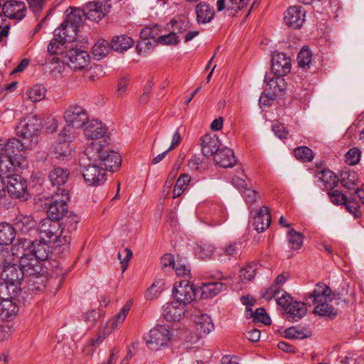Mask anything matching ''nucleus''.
<instances>
[{
  "label": "nucleus",
  "mask_w": 364,
  "mask_h": 364,
  "mask_svg": "<svg viewBox=\"0 0 364 364\" xmlns=\"http://www.w3.org/2000/svg\"><path fill=\"white\" fill-rule=\"evenodd\" d=\"M173 295L176 301L186 306L195 299L196 289L188 280L185 279L175 284Z\"/></svg>",
  "instance_id": "nucleus-10"
},
{
  "label": "nucleus",
  "mask_w": 364,
  "mask_h": 364,
  "mask_svg": "<svg viewBox=\"0 0 364 364\" xmlns=\"http://www.w3.org/2000/svg\"><path fill=\"white\" fill-rule=\"evenodd\" d=\"M21 288L6 282L0 283V301L14 299L20 292Z\"/></svg>",
  "instance_id": "nucleus-39"
},
{
  "label": "nucleus",
  "mask_w": 364,
  "mask_h": 364,
  "mask_svg": "<svg viewBox=\"0 0 364 364\" xmlns=\"http://www.w3.org/2000/svg\"><path fill=\"white\" fill-rule=\"evenodd\" d=\"M287 240L291 249L299 250L303 245L304 236L302 234L291 229L288 232Z\"/></svg>",
  "instance_id": "nucleus-44"
},
{
  "label": "nucleus",
  "mask_w": 364,
  "mask_h": 364,
  "mask_svg": "<svg viewBox=\"0 0 364 364\" xmlns=\"http://www.w3.org/2000/svg\"><path fill=\"white\" fill-rule=\"evenodd\" d=\"M264 81L267 82V85L269 86V89L272 90L274 95H277L284 90V80L282 76L275 75L272 77H269L265 75Z\"/></svg>",
  "instance_id": "nucleus-41"
},
{
  "label": "nucleus",
  "mask_w": 364,
  "mask_h": 364,
  "mask_svg": "<svg viewBox=\"0 0 364 364\" xmlns=\"http://www.w3.org/2000/svg\"><path fill=\"white\" fill-rule=\"evenodd\" d=\"M60 228V223L46 218L39 223L36 233H38L41 241L52 242L58 246L69 244L70 236L63 235Z\"/></svg>",
  "instance_id": "nucleus-4"
},
{
  "label": "nucleus",
  "mask_w": 364,
  "mask_h": 364,
  "mask_svg": "<svg viewBox=\"0 0 364 364\" xmlns=\"http://www.w3.org/2000/svg\"><path fill=\"white\" fill-rule=\"evenodd\" d=\"M254 218L255 228L258 232L264 231L271 223L270 212L267 206L264 205L256 210Z\"/></svg>",
  "instance_id": "nucleus-25"
},
{
  "label": "nucleus",
  "mask_w": 364,
  "mask_h": 364,
  "mask_svg": "<svg viewBox=\"0 0 364 364\" xmlns=\"http://www.w3.org/2000/svg\"><path fill=\"white\" fill-rule=\"evenodd\" d=\"M285 311L288 314V318L297 321L306 315V307L302 302L293 301Z\"/></svg>",
  "instance_id": "nucleus-36"
},
{
  "label": "nucleus",
  "mask_w": 364,
  "mask_h": 364,
  "mask_svg": "<svg viewBox=\"0 0 364 364\" xmlns=\"http://www.w3.org/2000/svg\"><path fill=\"white\" fill-rule=\"evenodd\" d=\"M13 228L16 233L22 235H31L36 233V221L33 217L29 214L18 213L13 220Z\"/></svg>",
  "instance_id": "nucleus-11"
},
{
  "label": "nucleus",
  "mask_w": 364,
  "mask_h": 364,
  "mask_svg": "<svg viewBox=\"0 0 364 364\" xmlns=\"http://www.w3.org/2000/svg\"><path fill=\"white\" fill-rule=\"evenodd\" d=\"M186 312V306L175 301L164 306L163 316L167 321H180Z\"/></svg>",
  "instance_id": "nucleus-17"
},
{
  "label": "nucleus",
  "mask_w": 364,
  "mask_h": 364,
  "mask_svg": "<svg viewBox=\"0 0 364 364\" xmlns=\"http://www.w3.org/2000/svg\"><path fill=\"white\" fill-rule=\"evenodd\" d=\"M69 176V171L68 169L60 167L54 168L48 174L49 180L53 186L58 188L56 192H58L60 186L65 185Z\"/></svg>",
  "instance_id": "nucleus-31"
},
{
  "label": "nucleus",
  "mask_w": 364,
  "mask_h": 364,
  "mask_svg": "<svg viewBox=\"0 0 364 364\" xmlns=\"http://www.w3.org/2000/svg\"><path fill=\"white\" fill-rule=\"evenodd\" d=\"M154 45L150 40L141 39L136 46V53L139 55L144 54L152 49Z\"/></svg>",
  "instance_id": "nucleus-62"
},
{
  "label": "nucleus",
  "mask_w": 364,
  "mask_h": 364,
  "mask_svg": "<svg viewBox=\"0 0 364 364\" xmlns=\"http://www.w3.org/2000/svg\"><path fill=\"white\" fill-rule=\"evenodd\" d=\"M170 33L166 35L159 36L157 42L164 46H176L180 42L178 36L173 31H169Z\"/></svg>",
  "instance_id": "nucleus-51"
},
{
  "label": "nucleus",
  "mask_w": 364,
  "mask_h": 364,
  "mask_svg": "<svg viewBox=\"0 0 364 364\" xmlns=\"http://www.w3.org/2000/svg\"><path fill=\"white\" fill-rule=\"evenodd\" d=\"M360 158V151L357 148L350 149L346 154V161L349 165L357 164Z\"/></svg>",
  "instance_id": "nucleus-59"
},
{
  "label": "nucleus",
  "mask_w": 364,
  "mask_h": 364,
  "mask_svg": "<svg viewBox=\"0 0 364 364\" xmlns=\"http://www.w3.org/2000/svg\"><path fill=\"white\" fill-rule=\"evenodd\" d=\"M12 224L4 222L0 223V245H9L16 237Z\"/></svg>",
  "instance_id": "nucleus-37"
},
{
  "label": "nucleus",
  "mask_w": 364,
  "mask_h": 364,
  "mask_svg": "<svg viewBox=\"0 0 364 364\" xmlns=\"http://www.w3.org/2000/svg\"><path fill=\"white\" fill-rule=\"evenodd\" d=\"M294 156L303 161H311L314 158L313 151L307 146H299L294 149Z\"/></svg>",
  "instance_id": "nucleus-50"
},
{
  "label": "nucleus",
  "mask_w": 364,
  "mask_h": 364,
  "mask_svg": "<svg viewBox=\"0 0 364 364\" xmlns=\"http://www.w3.org/2000/svg\"><path fill=\"white\" fill-rule=\"evenodd\" d=\"M1 278L3 281L17 286L21 288V282L23 279V273L21 269L18 264H9L1 271Z\"/></svg>",
  "instance_id": "nucleus-13"
},
{
  "label": "nucleus",
  "mask_w": 364,
  "mask_h": 364,
  "mask_svg": "<svg viewBox=\"0 0 364 364\" xmlns=\"http://www.w3.org/2000/svg\"><path fill=\"white\" fill-rule=\"evenodd\" d=\"M358 181L357 173L353 171H343L340 174V179L341 185L348 188L352 189L356 185Z\"/></svg>",
  "instance_id": "nucleus-40"
},
{
  "label": "nucleus",
  "mask_w": 364,
  "mask_h": 364,
  "mask_svg": "<svg viewBox=\"0 0 364 364\" xmlns=\"http://www.w3.org/2000/svg\"><path fill=\"white\" fill-rule=\"evenodd\" d=\"M24 242L28 244L31 253L37 259L45 260L48 259L50 253V247L48 245L50 242L39 240H31L24 239Z\"/></svg>",
  "instance_id": "nucleus-19"
},
{
  "label": "nucleus",
  "mask_w": 364,
  "mask_h": 364,
  "mask_svg": "<svg viewBox=\"0 0 364 364\" xmlns=\"http://www.w3.org/2000/svg\"><path fill=\"white\" fill-rule=\"evenodd\" d=\"M18 311L17 304L13 299L0 301V318L4 320L16 316Z\"/></svg>",
  "instance_id": "nucleus-34"
},
{
  "label": "nucleus",
  "mask_w": 364,
  "mask_h": 364,
  "mask_svg": "<svg viewBox=\"0 0 364 364\" xmlns=\"http://www.w3.org/2000/svg\"><path fill=\"white\" fill-rule=\"evenodd\" d=\"M28 282L29 289L33 291H41L45 288V285L43 284V277H42L40 274L31 276Z\"/></svg>",
  "instance_id": "nucleus-55"
},
{
  "label": "nucleus",
  "mask_w": 364,
  "mask_h": 364,
  "mask_svg": "<svg viewBox=\"0 0 364 364\" xmlns=\"http://www.w3.org/2000/svg\"><path fill=\"white\" fill-rule=\"evenodd\" d=\"M41 127V122L38 115H28L22 119L16 127L18 136L29 142L32 146L36 142V134Z\"/></svg>",
  "instance_id": "nucleus-6"
},
{
  "label": "nucleus",
  "mask_w": 364,
  "mask_h": 364,
  "mask_svg": "<svg viewBox=\"0 0 364 364\" xmlns=\"http://www.w3.org/2000/svg\"><path fill=\"white\" fill-rule=\"evenodd\" d=\"M328 195L333 204L341 205L346 202L347 197L338 190L329 191Z\"/></svg>",
  "instance_id": "nucleus-63"
},
{
  "label": "nucleus",
  "mask_w": 364,
  "mask_h": 364,
  "mask_svg": "<svg viewBox=\"0 0 364 364\" xmlns=\"http://www.w3.org/2000/svg\"><path fill=\"white\" fill-rule=\"evenodd\" d=\"M63 222L61 225V230L63 235L68 234L70 235V233L75 231L77 229V223H79V218L74 213H70L62 219Z\"/></svg>",
  "instance_id": "nucleus-38"
},
{
  "label": "nucleus",
  "mask_w": 364,
  "mask_h": 364,
  "mask_svg": "<svg viewBox=\"0 0 364 364\" xmlns=\"http://www.w3.org/2000/svg\"><path fill=\"white\" fill-rule=\"evenodd\" d=\"M77 129V127H74L72 124L67 123L66 126L64 127L59 134V140L65 142L72 141L75 136V130Z\"/></svg>",
  "instance_id": "nucleus-48"
},
{
  "label": "nucleus",
  "mask_w": 364,
  "mask_h": 364,
  "mask_svg": "<svg viewBox=\"0 0 364 364\" xmlns=\"http://www.w3.org/2000/svg\"><path fill=\"white\" fill-rule=\"evenodd\" d=\"M111 48V43L105 39H100L92 46V54L95 58L100 59L106 56Z\"/></svg>",
  "instance_id": "nucleus-42"
},
{
  "label": "nucleus",
  "mask_w": 364,
  "mask_h": 364,
  "mask_svg": "<svg viewBox=\"0 0 364 364\" xmlns=\"http://www.w3.org/2000/svg\"><path fill=\"white\" fill-rule=\"evenodd\" d=\"M253 321L255 322H261L265 325H269L271 319L267 314L266 311L263 308H258L256 311L252 314Z\"/></svg>",
  "instance_id": "nucleus-56"
},
{
  "label": "nucleus",
  "mask_w": 364,
  "mask_h": 364,
  "mask_svg": "<svg viewBox=\"0 0 364 364\" xmlns=\"http://www.w3.org/2000/svg\"><path fill=\"white\" fill-rule=\"evenodd\" d=\"M343 205H345L346 210L353 215H354V217L358 218L361 215L360 205H358V202L353 200L346 199V202H345Z\"/></svg>",
  "instance_id": "nucleus-60"
},
{
  "label": "nucleus",
  "mask_w": 364,
  "mask_h": 364,
  "mask_svg": "<svg viewBox=\"0 0 364 364\" xmlns=\"http://www.w3.org/2000/svg\"><path fill=\"white\" fill-rule=\"evenodd\" d=\"M291 59L284 53L274 54L272 58V70L274 75L284 76L290 72Z\"/></svg>",
  "instance_id": "nucleus-16"
},
{
  "label": "nucleus",
  "mask_w": 364,
  "mask_h": 364,
  "mask_svg": "<svg viewBox=\"0 0 364 364\" xmlns=\"http://www.w3.org/2000/svg\"><path fill=\"white\" fill-rule=\"evenodd\" d=\"M256 269V264H250L242 267L240 271V282L245 283L246 282L251 281L255 276Z\"/></svg>",
  "instance_id": "nucleus-46"
},
{
  "label": "nucleus",
  "mask_w": 364,
  "mask_h": 364,
  "mask_svg": "<svg viewBox=\"0 0 364 364\" xmlns=\"http://www.w3.org/2000/svg\"><path fill=\"white\" fill-rule=\"evenodd\" d=\"M65 18L63 23L55 30V36L62 42H71L74 41L82 23L83 13L81 9H67Z\"/></svg>",
  "instance_id": "nucleus-3"
},
{
  "label": "nucleus",
  "mask_w": 364,
  "mask_h": 364,
  "mask_svg": "<svg viewBox=\"0 0 364 364\" xmlns=\"http://www.w3.org/2000/svg\"><path fill=\"white\" fill-rule=\"evenodd\" d=\"M13 166V159L6 156H0V175L6 177Z\"/></svg>",
  "instance_id": "nucleus-57"
},
{
  "label": "nucleus",
  "mask_w": 364,
  "mask_h": 364,
  "mask_svg": "<svg viewBox=\"0 0 364 364\" xmlns=\"http://www.w3.org/2000/svg\"><path fill=\"white\" fill-rule=\"evenodd\" d=\"M83 127L85 136L92 140H102L107 130L105 126L98 120L87 122Z\"/></svg>",
  "instance_id": "nucleus-22"
},
{
  "label": "nucleus",
  "mask_w": 364,
  "mask_h": 364,
  "mask_svg": "<svg viewBox=\"0 0 364 364\" xmlns=\"http://www.w3.org/2000/svg\"><path fill=\"white\" fill-rule=\"evenodd\" d=\"M18 265L23 273V277L39 274L41 271L40 260L33 255H23L19 259Z\"/></svg>",
  "instance_id": "nucleus-14"
},
{
  "label": "nucleus",
  "mask_w": 364,
  "mask_h": 364,
  "mask_svg": "<svg viewBox=\"0 0 364 364\" xmlns=\"http://www.w3.org/2000/svg\"><path fill=\"white\" fill-rule=\"evenodd\" d=\"M46 96V89L42 85H36L28 91V97L33 102H39Z\"/></svg>",
  "instance_id": "nucleus-52"
},
{
  "label": "nucleus",
  "mask_w": 364,
  "mask_h": 364,
  "mask_svg": "<svg viewBox=\"0 0 364 364\" xmlns=\"http://www.w3.org/2000/svg\"><path fill=\"white\" fill-rule=\"evenodd\" d=\"M67 57L68 65L74 70H80L85 68L90 59L87 52L77 49L70 50L67 53Z\"/></svg>",
  "instance_id": "nucleus-21"
},
{
  "label": "nucleus",
  "mask_w": 364,
  "mask_h": 364,
  "mask_svg": "<svg viewBox=\"0 0 364 364\" xmlns=\"http://www.w3.org/2000/svg\"><path fill=\"white\" fill-rule=\"evenodd\" d=\"M134 43V40L128 36H116L112 39L111 48L114 51L122 53L132 48Z\"/></svg>",
  "instance_id": "nucleus-35"
},
{
  "label": "nucleus",
  "mask_w": 364,
  "mask_h": 364,
  "mask_svg": "<svg viewBox=\"0 0 364 364\" xmlns=\"http://www.w3.org/2000/svg\"><path fill=\"white\" fill-rule=\"evenodd\" d=\"M14 260V253L8 247L0 246V269L2 270Z\"/></svg>",
  "instance_id": "nucleus-47"
},
{
  "label": "nucleus",
  "mask_w": 364,
  "mask_h": 364,
  "mask_svg": "<svg viewBox=\"0 0 364 364\" xmlns=\"http://www.w3.org/2000/svg\"><path fill=\"white\" fill-rule=\"evenodd\" d=\"M170 338L169 330L162 326L151 329L144 337L147 347L151 350H159L166 346Z\"/></svg>",
  "instance_id": "nucleus-7"
},
{
  "label": "nucleus",
  "mask_w": 364,
  "mask_h": 364,
  "mask_svg": "<svg viewBox=\"0 0 364 364\" xmlns=\"http://www.w3.org/2000/svg\"><path fill=\"white\" fill-rule=\"evenodd\" d=\"M87 118L85 109L77 105L70 106L64 113V119L66 123L77 127V128L83 127Z\"/></svg>",
  "instance_id": "nucleus-12"
},
{
  "label": "nucleus",
  "mask_w": 364,
  "mask_h": 364,
  "mask_svg": "<svg viewBox=\"0 0 364 364\" xmlns=\"http://www.w3.org/2000/svg\"><path fill=\"white\" fill-rule=\"evenodd\" d=\"M26 6L23 2L10 0L6 2L2 7L4 16L14 19L21 20L25 16Z\"/></svg>",
  "instance_id": "nucleus-18"
},
{
  "label": "nucleus",
  "mask_w": 364,
  "mask_h": 364,
  "mask_svg": "<svg viewBox=\"0 0 364 364\" xmlns=\"http://www.w3.org/2000/svg\"><path fill=\"white\" fill-rule=\"evenodd\" d=\"M54 150L55 158L60 160L68 159L71 154V149L69 146L68 142L60 141L54 147Z\"/></svg>",
  "instance_id": "nucleus-45"
},
{
  "label": "nucleus",
  "mask_w": 364,
  "mask_h": 364,
  "mask_svg": "<svg viewBox=\"0 0 364 364\" xmlns=\"http://www.w3.org/2000/svg\"><path fill=\"white\" fill-rule=\"evenodd\" d=\"M240 175L238 176H235L232 178V185L237 188L238 190H240V191H245L246 188H247V184L245 181V178H247V176L244 174V173L242 171H241L240 173Z\"/></svg>",
  "instance_id": "nucleus-61"
},
{
  "label": "nucleus",
  "mask_w": 364,
  "mask_h": 364,
  "mask_svg": "<svg viewBox=\"0 0 364 364\" xmlns=\"http://www.w3.org/2000/svg\"><path fill=\"white\" fill-rule=\"evenodd\" d=\"M82 172L87 186H100L106 181V171L97 163L91 161L89 164L83 166Z\"/></svg>",
  "instance_id": "nucleus-9"
},
{
  "label": "nucleus",
  "mask_w": 364,
  "mask_h": 364,
  "mask_svg": "<svg viewBox=\"0 0 364 364\" xmlns=\"http://www.w3.org/2000/svg\"><path fill=\"white\" fill-rule=\"evenodd\" d=\"M190 21L185 16L174 17L166 24V29L174 32L177 36L186 31L190 28Z\"/></svg>",
  "instance_id": "nucleus-29"
},
{
  "label": "nucleus",
  "mask_w": 364,
  "mask_h": 364,
  "mask_svg": "<svg viewBox=\"0 0 364 364\" xmlns=\"http://www.w3.org/2000/svg\"><path fill=\"white\" fill-rule=\"evenodd\" d=\"M214 160L217 164L223 168L231 167L236 162L234 152L229 148L220 149L215 156Z\"/></svg>",
  "instance_id": "nucleus-27"
},
{
  "label": "nucleus",
  "mask_w": 364,
  "mask_h": 364,
  "mask_svg": "<svg viewBox=\"0 0 364 364\" xmlns=\"http://www.w3.org/2000/svg\"><path fill=\"white\" fill-rule=\"evenodd\" d=\"M240 245L237 242H232L226 245L220 249V252L218 253L219 258L222 257H235L240 252Z\"/></svg>",
  "instance_id": "nucleus-49"
},
{
  "label": "nucleus",
  "mask_w": 364,
  "mask_h": 364,
  "mask_svg": "<svg viewBox=\"0 0 364 364\" xmlns=\"http://www.w3.org/2000/svg\"><path fill=\"white\" fill-rule=\"evenodd\" d=\"M250 0H218L216 6L218 11L225 9L229 16H235V14L244 6H247Z\"/></svg>",
  "instance_id": "nucleus-24"
},
{
  "label": "nucleus",
  "mask_w": 364,
  "mask_h": 364,
  "mask_svg": "<svg viewBox=\"0 0 364 364\" xmlns=\"http://www.w3.org/2000/svg\"><path fill=\"white\" fill-rule=\"evenodd\" d=\"M7 191L13 197L26 201L30 198V194L27 190V182L20 175H8Z\"/></svg>",
  "instance_id": "nucleus-8"
},
{
  "label": "nucleus",
  "mask_w": 364,
  "mask_h": 364,
  "mask_svg": "<svg viewBox=\"0 0 364 364\" xmlns=\"http://www.w3.org/2000/svg\"><path fill=\"white\" fill-rule=\"evenodd\" d=\"M194 322L196 329L200 335H207L214 329V324L210 317L206 314L196 316Z\"/></svg>",
  "instance_id": "nucleus-32"
},
{
  "label": "nucleus",
  "mask_w": 364,
  "mask_h": 364,
  "mask_svg": "<svg viewBox=\"0 0 364 364\" xmlns=\"http://www.w3.org/2000/svg\"><path fill=\"white\" fill-rule=\"evenodd\" d=\"M281 290L280 287H277V284H272L262 292V296L266 300L270 301L273 297L276 298Z\"/></svg>",
  "instance_id": "nucleus-64"
},
{
  "label": "nucleus",
  "mask_w": 364,
  "mask_h": 364,
  "mask_svg": "<svg viewBox=\"0 0 364 364\" xmlns=\"http://www.w3.org/2000/svg\"><path fill=\"white\" fill-rule=\"evenodd\" d=\"M129 310V304H127L122 307L121 311L114 316V320L109 322V325L112 329L116 328L117 323H122L124 321Z\"/></svg>",
  "instance_id": "nucleus-54"
},
{
  "label": "nucleus",
  "mask_w": 364,
  "mask_h": 364,
  "mask_svg": "<svg viewBox=\"0 0 364 364\" xmlns=\"http://www.w3.org/2000/svg\"><path fill=\"white\" fill-rule=\"evenodd\" d=\"M66 42H62L60 39H57V36L52 40L48 45V52L50 54H59L63 52V46Z\"/></svg>",
  "instance_id": "nucleus-58"
},
{
  "label": "nucleus",
  "mask_w": 364,
  "mask_h": 364,
  "mask_svg": "<svg viewBox=\"0 0 364 364\" xmlns=\"http://www.w3.org/2000/svg\"><path fill=\"white\" fill-rule=\"evenodd\" d=\"M226 288L225 284L219 282L204 283L200 287L201 297L204 299L213 298Z\"/></svg>",
  "instance_id": "nucleus-30"
},
{
  "label": "nucleus",
  "mask_w": 364,
  "mask_h": 364,
  "mask_svg": "<svg viewBox=\"0 0 364 364\" xmlns=\"http://www.w3.org/2000/svg\"><path fill=\"white\" fill-rule=\"evenodd\" d=\"M190 181L191 176L188 174H181L174 186L173 198L179 197L186 190Z\"/></svg>",
  "instance_id": "nucleus-43"
},
{
  "label": "nucleus",
  "mask_w": 364,
  "mask_h": 364,
  "mask_svg": "<svg viewBox=\"0 0 364 364\" xmlns=\"http://www.w3.org/2000/svg\"><path fill=\"white\" fill-rule=\"evenodd\" d=\"M312 59L311 52L309 48H303L297 56L298 64L300 67L306 68L309 66Z\"/></svg>",
  "instance_id": "nucleus-53"
},
{
  "label": "nucleus",
  "mask_w": 364,
  "mask_h": 364,
  "mask_svg": "<svg viewBox=\"0 0 364 364\" xmlns=\"http://www.w3.org/2000/svg\"><path fill=\"white\" fill-rule=\"evenodd\" d=\"M68 191L65 188H59L58 192H55L54 198L47 203L46 218L58 222L62 220L68 213Z\"/></svg>",
  "instance_id": "nucleus-5"
},
{
  "label": "nucleus",
  "mask_w": 364,
  "mask_h": 364,
  "mask_svg": "<svg viewBox=\"0 0 364 364\" xmlns=\"http://www.w3.org/2000/svg\"><path fill=\"white\" fill-rule=\"evenodd\" d=\"M305 16V11L301 6H291L284 13V23L288 27L299 28L303 25Z\"/></svg>",
  "instance_id": "nucleus-15"
},
{
  "label": "nucleus",
  "mask_w": 364,
  "mask_h": 364,
  "mask_svg": "<svg viewBox=\"0 0 364 364\" xmlns=\"http://www.w3.org/2000/svg\"><path fill=\"white\" fill-rule=\"evenodd\" d=\"M85 155L89 161L97 163L105 171H115L122 162L119 154L110 150L105 139L92 141L85 149Z\"/></svg>",
  "instance_id": "nucleus-1"
},
{
  "label": "nucleus",
  "mask_w": 364,
  "mask_h": 364,
  "mask_svg": "<svg viewBox=\"0 0 364 364\" xmlns=\"http://www.w3.org/2000/svg\"><path fill=\"white\" fill-rule=\"evenodd\" d=\"M81 11L83 13V17L95 22L100 21L106 14L105 4L98 1L87 3Z\"/></svg>",
  "instance_id": "nucleus-20"
},
{
  "label": "nucleus",
  "mask_w": 364,
  "mask_h": 364,
  "mask_svg": "<svg viewBox=\"0 0 364 364\" xmlns=\"http://www.w3.org/2000/svg\"><path fill=\"white\" fill-rule=\"evenodd\" d=\"M31 148V146L29 142L24 140L22 141L16 138L8 139L6 144L4 142L5 156L12 159L17 156V152Z\"/></svg>",
  "instance_id": "nucleus-26"
},
{
  "label": "nucleus",
  "mask_w": 364,
  "mask_h": 364,
  "mask_svg": "<svg viewBox=\"0 0 364 364\" xmlns=\"http://www.w3.org/2000/svg\"><path fill=\"white\" fill-rule=\"evenodd\" d=\"M220 141L216 134H205L201 138V150L204 156L216 155L219 151Z\"/></svg>",
  "instance_id": "nucleus-23"
},
{
  "label": "nucleus",
  "mask_w": 364,
  "mask_h": 364,
  "mask_svg": "<svg viewBox=\"0 0 364 364\" xmlns=\"http://www.w3.org/2000/svg\"><path fill=\"white\" fill-rule=\"evenodd\" d=\"M316 178L327 190L333 189L338 182L337 176L329 169L320 171L316 173Z\"/></svg>",
  "instance_id": "nucleus-33"
},
{
  "label": "nucleus",
  "mask_w": 364,
  "mask_h": 364,
  "mask_svg": "<svg viewBox=\"0 0 364 364\" xmlns=\"http://www.w3.org/2000/svg\"><path fill=\"white\" fill-rule=\"evenodd\" d=\"M196 13L197 22L198 23H209L215 16L213 7L205 2H200L196 6Z\"/></svg>",
  "instance_id": "nucleus-28"
},
{
  "label": "nucleus",
  "mask_w": 364,
  "mask_h": 364,
  "mask_svg": "<svg viewBox=\"0 0 364 364\" xmlns=\"http://www.w3.org/2000/svg\"><path fill=\"white\" fill-rule=\"evenodd\" d=\"M305 298L316 304L314 312L321 316L333 318L337 315V311L329 302L332 301L333 295L331 289L327 285L318 283L311 293L306 294Z\"/></svg>",
  "instance_id": "nucleus-2"
}]
</instances>
